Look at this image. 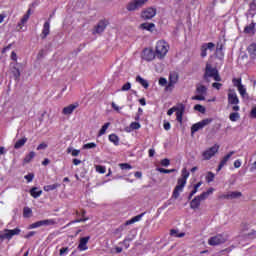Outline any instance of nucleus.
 <instances>
[{
	"mask_svg": "<svg viewBox=\"0 0 256 256\" xmlns=\"http://www.w3.org/2000/svg\"><path fill=\"white\" fill-rule=\"evenodd\" d=\"M189 171H187V168H183L181 171V177L177 180V185L175 186L172 198L173 199H179V195L183 193V189H185V186L187 185V179H189Z\"/></svg>",
	"mask_w": 256,
	"mask_h": 256,
	"instance_id": "f257e3e1",
	"label": "nucleus"
},
{
	"mask_svg": "<svg viewBox=\"0 0 256 256\" xmlns=\"http://www.w3.org/2000/svg\"><path fill=\"white\" fill-rule=\"evenodd\" d=\"M169 43L165 40H158L155 45V53H156V59H159L160 61H163L165 57H167V54L169 53Z\"/></svg>",
	"mask_w": 256,
	"mask_h": 256,
	"instance_id": "f03ea898",
	"label": "nucleus"
},
{
	"mask_svg": "<svg viewBox=\"0 0 256 256\" xmlns=\"http://www.w3.org/2000/svg\"><path fill=\"white\" fill-rule=\"evenodd\" d=\"M203 79L204 81H208L209 79H213L214 81H223L217 67H213L210 63H206Z\"/></svg>",
	"mask_w": 256,
	"mask_h": 256,
	"instance_id": "7ed1b4c3",
	"label": "nucleus"
},
{
	"mask_svg": "<svg viewBox=\"0 0 256 256\" xmlns=\"http://www.w3.org/2000/svg\"><path fill=\"white\" fill-rule=\"evenodd\" d=\"M176 112V121L178 123H183V115L185 114V105L183 103H178L167 111V115L171 117L173 113Z\"/></svg>",
	"mask_w": 256,
	"mask_h": 256,
	"instance_id": "20e7f679",
	"label": "nucleus"
},
{
	"mask_svg": "<svg viewBox=\"0 0 256 256\" xmlns=\"http://www.w3.org/2000/svg\"><path fill=\"white\" fill-rule=\"evenodd\" d=\"M239 96H237V92L234 89L228 90V107H232V111H240L241 107H239Z\"/></svg>",
	"mask_w": 256,
	"mask_h": 256,
	"instance_id": "39448f33",
	"label": "nucleus"
},
{
	"mask_svg": "<svg viewBox=\"0 0 256 256\" xmlns=\"http://www.w3.org/2000/svg\"><path fill=\"white\" fill-rule=\"evenodd\" d=\"M21 229L15 228V229H4L2 232H0V242L5 241L7 239L8 241H11L15 235H20Z\"/></svg>",
	"mask_w": 256,
	"mask_h": 256,
	"instance_id": "423d86ee",
	"label": "nucleus"
},
{
	"mask_svg": "<svg viewBox=\"0 0 256 256\" xmlns=\"http://www.w3.org/2000/svg\"><path fill=\"white\" fill-rule=\"evenodd\" d=\"M141 59L147 63H151V61L157 59V54L151 47L144 48L141 52Z\"/></svg>",
	"mask_w": 256,
	"mask_h": 256,
	"instance_id": "0eeeda50",
	"label": "nucleus"
},
{
	"mask_svg": "<svg viewBox=\"0 0 256 256\" xmlns=\"http://www.w3.org/2000/svg\"><path fill=\"white\" fill-rule=\"evenodd\" d=\"M233 86L237 88L239 95L242 97V99H245V97H248L249 94H247V88L243 85V79L241 77L239 78H233L232 79Z\"/></svg>",
	"mask_w": 256,
	"mask_h": 256,
	"instance_id": "6e6552de",
	"label": "nucleus"
},
{
	"mask_svg": "<svg viewBox=\"0 0 256 256\" xmlns=\"http://www.w3.org/2000/svg\"><path fill=\"white\" fill-rule=\"evenodd\" d=\"M217 153H219V144H214L212 147L202 152V158L204 161H209L212 157H215Z\"/></svg>",
	"mask_w": 256,
	"mask_h": 256,
	"instance_id": "1a4fd4ad",
	"label": "nucleus"
},
{
	"mask_svg": "<svg viewBox=\"0 0 256 256\" xmlns=\"http://www.w3.org/2000/svg\"><path fill=\"white\" fill-rule=\"evenodd\" d=\"M212 121L213 119L206 118L200 122L193 124L191 127V134L193 135L194 133H197V131H201V129H204L205 127H207V125H209V123H212Z\"/></svg>",
	"mask_w": 256,
	"mask_h": 256,
	"instance_id": "9d476101",
	"label": "nucleus"
},
{
	"mask_svg": "<svg viewBox=\"0 0 256 256\" xmlns=\"http://www.w3.org/2000/svg\"><path fill=\"white\" fill-rule=\"evenodd\" d=\"M226 241L227 238L223 236V234H217L216 236H213L208 240V245L215 247L217 245H223V243H226Z\"/></svg>",
	"mask_w": 256,
	"mask_h": 256,
	"instance_id": "9b49d317",
	"label": "nucleus"
},
{
	"mask_svg": "<svg viewBox=\"0 0 256 256\" xmlns=\"http://www.w3.org/2000/svg\"><path fill=\"white\" fill-rule=\"evenodd\" d=\"M178 81H179V74L177 72H170L169 81L166 86V91H173V87L177 85Z\"/></svg>",
	"mask_w": 256,
	"mask_h": 256,
	"instance_id": "f8f14e48",
	"label": "nucleus"
},
{
	"mask_svg": "<svg viewBox=\"0 0 256 256\" xmlns=\"http://www.w3.org/2000/svg\"><path fill=\"white\" fill-rule=\"evenodd\" d=\"M148 0H134L127 4L126 9L127 11H137V9H141Z\"/></svg>",
	"mask_w": 256,
	"mask_h": 256,
	"instance_id": "ddd939ff",
	"label": "nucleus"
},
{
	"mask_svg": "<svg viewBox=\"0 0 256 256\" xmlns=\"http://www.w3.org/2000/svg\"><path fill=\"white\" fill-rule=\"evenodd\" d=\"M107 25H109V21L102 19L98 22V24L94 27L93 30V35H99L101 33H103V31H105V29H107Z\"/></svg>",
	"mask_w": 256,
	"mask_h": 256,
	"instance_id": "4468645a",
	"label": "nucleus"
},
{
	"mask_svg": "<svg viewBox=\"0 0 256 256\" xmlns=\"http://www.w3.org/2000/svg\"><path fill=\"white\" fill-rule=\"evenodd\" d=\"M145 215V212L141 213L140 215L134 216L130 220H127L123 225H121L118 230L123 231L125 227L129 225H133V223H137L140 219H143V216Z\"/></svg>",
	"mask_w": 256,
	"mask_h": 256,
	"instance_id": "2eb2a0df",
	"label": "nucleus"
},
{
	"mask_svg": "<svg viewBox=\"0 0 256 256\" xmlns=\"http://www.w3.org/2000/svg\"><path fill=\"white\" fill-rule=\"evenodd\" d=\"M155 15H157V9L150 7L147 8L146 10L142 11L141 17L142 19H153V17H155Z\"/></svg>",
	"mask_w": 256,
	"mask_h": 256,
	"instance_id": "dca6fc26",
	"label": "nucleus"
},
{
	"mask_svg": "<svg viewBox=\"0 0 256 256\" xmlns=\"http://www.w3.org/2000/svg\"><path fill=\"white\" fill-rule=\"evenodd\" d=\"M233 155H235V151H230L227 155H225L222 160L220 161L218 168H217V173H219V171H221V169H223L225 167V165H227V161H229V159H231V157H233Z\"/></svg>",
	"mask_w": 256,
	"mask_h": 256,
	"instance_id": "f3484780",
	"label": "nucleus"
},
{
	"mask_svg": "<svg viewBox=\"0 0 256 256\" xmlns=\"http://www.w3.org/2000/svg\"><path fill=\"white\" fill-rule=\"evenodd\" d=\"M29 17H31V8H29L26 12V14L21 18L20 22L17 24L18 31H21L23 29V25L29 21Z\"/></svg>",
	"mask_w": 256,
	"mask_h": 256,
	"instance_id": "a211bd4d",
	"label": "nucleus"
},
{
	"mask_svg": "<svg viewBox=\"0 0 256 256\" xmlns=\"http://www.w3.org/2000/svg\"><path fill=\"white\" fill-rule=\"evenodd\" d=\"M29 17H31V8H29L26 12V14L21 18L20 22L17 24L18 31H21L23 29V25L29 21Z\"/></svg>",
	"mask_w": 256,
	"mask_h": 256,
	"instance_id": "6ab92c4d",
	"label": "nucleus"
},
{
	"mask_svg": "<svg viewBox=\"0 0 256 256\" xmlns=\"http://www.w3.org/2000/svg\"><path fill=\"white\" fill-rule=\"evenodd\" d=\"M49 33H51V22L46 21L43 25L42 33L40 35L41 39H47Z\"/></svg>",
	"mask_w": 256,
	"mask_h": 256,
	"instance_id": "aec40b11",
	"label": "nucleus"
},
{
	"mask_svg": "<svg viewBox=\"0 0 256 256\" xmlns=\"http://www.w3.org/2000/svg\"><path fill=\"white\" fill-rule=\"evenodd\" d=\"M215 48V44L213 42H209V43H204L202 46H201V57L202 58H205L207 57V50L208 49H214Z\"/></svg>",
	"mask_w": 256,
	"mask_h": 256,
	"instance_id": "412c9836",
	"label": "nucleus"
},
{
	"mask_svg": "<svg viewBox=\"0 0 256 256\" xmlns=\"http://www.w3.org/2000/svg\"><path fill=\"white\" fill-rule=\"evenodd\" d=\"M79 107V103L70 104L63 108L62 113L63 115H71L73 114V111H75Z\"/></svg>",
	"mask_w": 256,
	"mask_h": 256,
	"instance_id": "4be33fe9",
	"label": "nucleus"
},
{
	"mask_svg": "<svg viewBox=\"0 0 256 256\" xmlns=\"http://www.w3.org/2000/svg\"><path fill=\"white\" fill-rule=\"evenodd\" d=\"M89 239H91V237L89 236L80 238V242L78 245L79 251H87V249H89V247H87V243H89Z\"/></svg>",
	"mask_w": 256,
	"mask_h": 256,
	"instance_id": "5701e85b",
	"label": "nucleus"
},
{
	"mask_svg": "<svg viewBox=\"0 0 256 256\" xmlns=\"http://www.w3.org/2000/svg\"><path fill=\"white\" fill-rule=\"evenodd\" d=\"M255 21H252L248 26H245L244 33L246 35H255Z\"/></svg>",
	"mask_w": 256,
	"mask_h": 256,
	"instance_id": "b1692460",
	"label": "nucleus"
},
{
	"mask_svg": "<svg viewBox=\"0 0 256 256\" xmlns=\"http://www.w3.org/2000/svg\"><path fill=\"white\" fill-rule=\"evenodd\" d=\"M250 59H256V43H252L247 48Z\"/></svg>",
	"mask_w": 256,
	"mask_h": 256,
	"instance_id": "393cba45",
	"label": "nucleus"
},
{
	"mask_svg": "<svg viewBox=\"0 0 256 256\" xmlns=\"http://www.w3.org/2000/svg\"><path fill=\"white\" fill-rule=\"evenodd\" d=\"M30 195H31V197H33L34 199H38V197H41V195H43V190H39V188L33 187V188L30 190Z\"/></svg>",
	"mask_w": 256,
	"mask_h": 256,
	"instance_id": "a878e982",
	"label": "nucleus"
},
{
	"mask_svg": "<svg viewBox=\"0 0 256 256\" xmlns=\"http://www.w3.org/2000/svg\"><path fill=\"white\" fill-rule=\"evenodd\" d=\"M213 191H215L214 188H209L206 192H203L202 194L196 196L197 198L200 199V201H205L209 195H212Z\"/></svg>",
	"mask_w": 256,
	"mask_h": 256,
	"instance_id": "bb28decb",
	"label": "nucleus"
},
{
	"mask_svg": "<svg viewBox=\"0 0 256 256\" xmlns=\"http://www.w3.org/2000/svg\"><path fill=\"white\" fill-rule=\"evenodd\" d=\"M196 93H198V95H207V86L203 85V84H198L196 86Z\"/></svg>",
	"mask_w": 256,
	"mask_h": 256,
	"instance_id": "cd10ccee",
	"label": "nucleus"
},
{
	"mask_svg": "<svg viewBox=\"0 0 256 256\" xmlns=\"http://www.w3.org/2000/svg\"><path fill=\"white\" fill-rule=\"evenodd\" d=\"M201 206L200 199L196 196L191 202H190V208L191 209H199Z\"/></svg>",
	"mask_w": 256,
	"mask_h": 256,
	"instance_id": "c85d7f7f",
	"label": "nucleus"
},
{
	"mask_svg": "<svg viewBox=\"0 0 256 256\" xmlns=\"http://www.w3.org/2000/svg\"><path fill=\"white\" fill-rule=\"evenodd\" d=\"M141 29H144L145 31H150L153 33V29H155V24L154 23H142L141 24Z\"/></svg>",
	"mask_w": 256,
	"mask_h": 256,
	"instance_id": "c756f323",
	"label": "nucleus"
},
{
	"mask_svg": "<svg viewBox=\"0 0 256 256\" xmlns=\"http://www.w3.org/2000/svg\"><path fill=\"white\" fill-rule=\"evenodd\" d=\"M25 143H27V137H23L22 139H19L15 144H14V149H21V147L25 146Z\"/></svg>",
	"mask_w": 256,
	"mask_h": 256,
	"instance_id": "7c9ffc66",
	"label": "nucleus"
},
{
	"mask_svg": "<svg viewBox=\"0 0 256 256\" xmlns=\"http://www.w3.org/2000/svg\"><path fill=\"white\" fill-rule=\"evenodd\" d=\"M108 139L110 143H113L116 147L119 146V136H117V134H110Z\"/></svg>",
	"mask_w": 256,
	"mask_h": 256,
	"instance_id": "2f4dec72",
	"label": "nucleus"
},
{
	"mask_svg": "<svg viewBox=\"0 0 256 256\" xmlns=\"http://www.w3.org/2000/svg\"><path fill=\"white\" fill-rule=\"evenodd\" d=\"M42 227L46 226L49 227L51 225H57V221L55 219H46V220H40Z\"/></svg>",
	"mask_w": 256,
	"mask_h": 256,
	"instance_id": "473e14b6",
	"label": "nucleus"
},
{
	"mask_svg": "<svg viewBox=\"0 0 256 256\" xmlns=\"http://www.w3.org/2000/svg\"><path fill=\"white\" fill-rule=\"evenodd\" d=\"M136 82L142 85L144 89H149V82H147V80L143 79L141 76L136 77Z\"/></svg>",
	"mask_w": 256,
	"mask_h": 256,
	"instance_id": "72a5a7b5",
	"label": "nucleus"
},
{
	"mask_svg": "<svg viewBox=\"0 0 256 256\" xmlns=\"http://www.w3.org/2000/svg\"><path fill=\"white\" fill-rule=\"evenodd\" d=\"M86 213L87 212L85 210H81L82 218H78V219L72 221V223H85V221H89V218L85 217Z\"/></svg>",
	"mask_w": 256,
	"mask_h": 256,
	"instance_id": "f704fd0d",
	"label": "nucleus"
},
{
	"mask_svg": "<svg viewBox=\"0 0 256 256\" xmlns=\"http://www.w3.org/2000/svg\"><path fill=\"white\" fill-rule=\"evenodd\" d=\"M170 235L171 237H178L179 239L185 237V233L184 232L179 233V230L177 229H171Z\"/></svg>",
	"mask_w": 256,
	"mask_h": 256,
	"instance_id": "c9c22d12",
	"label": "nucleus"
},
{
	"mask_svg": "<svg viewBox=\"0 0 256 256\" xmlns=\"http://www.w3.org/2000/svg\"><path fill=\"white\" fill-rule=\"evenodd\" d=\"M59 187H61V184L56 183V184L46 185L44 186L43 189L44 191L49 192V191H55V189Z\"/></svg>",
	"mask_w": 256,
	"mask_h": 256,
	"instance_id": "e433bc0d",
	"label": "nucleus"
},
{
	"mask_svg": "<svg viewBox=\"0 0 256 256\" xmlns=\"http://www.w3.org/2000/svg\"><path fill=\"white\" fill-rule=\"evenodd\" d=\"M110 125H111V123H109V122L105 123L100 129V131L98 133V137L105 135V133H107V129H109Z\"/></svg>",
	"mask_w": 256,
	"mask_h": 256,
	"instance_id": "4c0bfd02",
	"label": "nucleus"
},
{
	"mask_svg": "<svg viewBox=\"0 0 256 256\" xmlns=\"http://www.w3.org/2000/svg\"><path fill=\"white\" fill-rule=\"evenodd\" d=\"M35 158V152L31 151L29 152V154H27L24 158V163H31V161H33V159Z\"/></svg>",
	"mask_w": 256,
	"mask_h": 256,
	"instance_id": "58836bf2",
	"label": "nucleus"
},
{
	"mask_svg": "<svg viewBox=\"0 0 256 256\" xmlns=\"http://www.w3.org/2000/svg\"><path fill=\"white\" fill-rule=\"evenodd\" d=\"M12 74H13V76H14V79H15L16 81H19V79H20V77H21V71L19 70V68L13 67V69H12Z\"/></svg>",
	"mask_w": 256,
	"mask_h": 256,
	"instance_id": "ea45409f",
	"label": "nucleus"
},
{
	"mask_svg": "<svg viewBox=\"0 0 256 256\" xmlns=\"http://www.w3.org/2000/svg\"><path fill=\"white\" fill-rule=\"evenodd\" d=\"M31 215H33V210H31V208H29V207H24L23 217H25L26 219H29V217H31Z\"/></svg>",
	"mask_w": 256,
	"mask_h": 256,
	"instance_id": "a19ab883",
	"label": "nucleus"
},
{
	"mask_svg": "<svg viewBox=\"0 0 256 256\" xmlns=\"http://www.w3.org/2000/svg\"><path fill=\"white\" fill-rule=\"evenodd\" d=\"M229 199H239V197H242V193L239 191L229 192Z\"/></svg>",
	"mask_w": 256,
	"mask_h": 256,
	"instance_id": "79ce46f5",
	"label": "nucleus"
},
{
	"mask_svg": "<svg viewBox=\"0 0 256 256\" xmlns=\"http://www.w3.org/2000/svg\"><path fill=\"white\" fill-rule=\"evenodd\" d=\"M215 181V174L213 172H208L206 175V183H213Z\"/></svg>",
	"mask_w": 256,
	"mask_h": 256,
	"instance_id": "37998d69",
	"label": "nucleus"
},
{
	"mask_svg": "<svg viewBox=\"0 0 256 256\" xmlns=\"http://www.w3.org/2000/svg\"><path fill=\"white\" fill-rule=\"evenodd\" d=\"M239 117H240V115L237 111H234V112L230 113V115H229V119L232 122L237 121L239 119Z\"/></svg>",
	"mask_w": 256,
	"mask_h": 256,
	"instance_id": "c03bdc74",
	"label": "nucleus"
},
{
	"mask_svg": "<svg viewBox=\"0 0 256 256\" xmlns=\"http://www.w3.org/2000/svg\"><path fill=\"white\" fill-rule=\"evenodd\" d=\"M97 144L95 142L86 143L83 145L82 149H95Z\"/></svg>",
	"mask_w": 256,
	"mask_h": 256,
	"instance_id": "a18cd8bd",
	"label": "nucleus"
},
{
	"mask_svg": "<svg viewBox=\"0 0 256 256\" xmlns=\"http://www.w3.org/2000/svg\"><path fill=\"white\" fill-rule=\"evenodd\" d=\"M130 129L132 131H137V129H141V124L139 122H132L130 124Z\"/></svg>",
	"mask_w": 256,
	"mask_h": 256,
	"instance_id": "49530a36",
	"label": "nucleus"
},
{
	"mask_svg": "<svg viewBox=\"0 0 256 256\" xmlns=\"http://www.w3.org/2000/svg\"><path fill=\"white\" fill-rule=\"evenodd\" d=\"M119 167L122 169V171L133 169V166H131L129 163H120Z\"/></svg>",
	"mask_w": 256,
	"mask_h": 256,
	"instance_id": "de8ad7c7",
	"label": "nucleus"
},
{
	"mask_svg": "<svg viewBox=\"0 0 256 256\" xmlns=\"http://www.w3.org/2000/svg\"><path fill=\"white\" fill-rule=\"evenodd\" d=\"M201 185H203V182H198L194 185L193 190L191 191V195H195L198 191H199V187H201Z\"/></svg>",
	"mask_w": 256,
	"mask_h": 256,
	"instance_id": "09e8293b",
	"label": "nucleus"
},
{
	"mask_svg": "<svg viewBox=\"0 0 256 256\" xmlns=\"http://www.w3.org/2000/svg\"><path fill=\"white\" fill-rule=\"evenodd\" d=\"M194 110L199 111V113H205V106H203L201 104H196L194 106Z\"/></svg>",
	"mask_w": 256,
	"mask_h": 256,
	"instance_id": "8fccbe9b",
	"label": "nucleus"
},
{
	"mask_svg": "<svg viewBox=\"0 0 256 256\" xmlns=\"http://www.w3.org/2000/svg\"><path fill=\"white\" fill-rule=\"evenodd\" d=\"M212 87H213V89L220 91L221 87H223V84L221 83V81H216V82L212 83Z\"/></svg>",
	"mask_w": 256,
	"mask_h": 256,
	"instance_id": "3c124183",
	"label": "nucleus"
},
{
	"mask_svg": "<svg viewBox=\"0 0 256 256\" xmlns=\"http://www.w3.org/2000/svg\"><path fill=\"white\" fill-rule=\"evenodd\" d=\"M157 171H159V173H165V174H169V173H175V169H165V168H158Z\"/></svg>",
	"mask_w": 256,
	"mask_h": 256,
	"instance_id": "603ef678",
	"label": "nucleus"
},
{
	"mask_svg": "<svg viewBox=\"0 0 256 256\" xmlns=\"http://www.w3.org/2000/svg\"><path fill=\"white\" fill-rule=\"evenodd\" d=\"M38 227H42L41 220L30 224L28 229H37Z\"/></svg>",
	"mask_w": 256,
	"mask_h": 256,
	"instance_id": "864d4df0",
	"label": "nucleus"
},
{
	"mask_svg": "<svg viewBox=\"0 0 256 256\" xmlns=\"http://www.w3.org/2000/svg\"><path fill=\"white\" fill-rule=\"evenodd\" d=\"M24 179H26L27 183H31L35 179V174L29 173L24 176Z\"/></svg>",
	"mask_w": 256,
	"mask_h": 256,
	"instance_id": "5fc2aeb1",
	"label": "nucleus"
},
{
	"mask_svg": "<svg viewBox=\"0 0 256 256\" xmlns=\"http://www.w3.org/2000/svg\"><path fill=\"white\" fill-rule=\"evenodd\" d=\"M192 101H205V96L203 94L192 96Z\"/></svg>",
	"mask_w": 256,
	"mask_h": 256,
	"instance_id": "6e6d98bb",
	"label": "nucleus"
},
{
	"mask_svg": "<svg viewBox=\"0 0 256 256\" xmlns=\"http://www.w3.org/2000/svg\"><path fill=\"white\" fill-rule=\"evenodd\" d=\"M96 171H97L98 173L103 174V173H106L107 168H105V166L98 165V166H96Z\"/></svg>",
	"mask_w": 256,
	"mask_h": 256,
	"instance_id": "4d7b16f0",
	"label": "nucleus"
},
{
	"mask_svg": "<svg viewBox=\"0 0 256 256\" xmlns=\"http://www.w3.org/2000/svg\"><path fill=\"white\" fill-rule=\"evenodd\" d=\"M161 165L162 167H169V165H171V161L167 158H164L161 160Z\"/></svg>",
	"mask_w": 256,
	"mask_h": 256,
	"instance_id": "13d9d810",
	"label": "nucleus"
},
{
	"mask_svg": "<svg viewBox=\"0 0 256 256\" xmlns=\"http://www.w3.org/2000/svg\"><path fill=\"white\" fill-rule=\"evenodd\" d=\"M47 147H48L47 144L45 142H42L41 144H39L37 146V151H43V150L47 149Z\"/></svg>",
	"mask_w": 256,
	"mask_h": 256,
	"instance_id": "bf43d9fd",
	"label": "nucleus"
},
{
	"mask_svg": "<svg viewBox=\"0 0 256 256\" xmlns=\"http://www.w3.org/2000/svg\"><path fill=\"white\" fill-rule=\"evenodd\" d=\"M163 128L165 129V131H170L171 123L169 121H164Z\"/></svg>",
	"mask_w": 256,
	"mask_h": 256,
	"instance_id": "052dcab7",
	"label": "nucleus"
},
{
	"mask_svg": "<svg viewBox=\"0 0 256 256\" xmlns=\"http://www.w3.org/2000/svg\"><path fill=\"white\" fill-rule=\"evenodd\" d=\"M129 89H131V84L127 82L122 86L121 91H129Z\"/></svg>",
	"mask_w": 256,
	"mask_h": 256,
	"instance_id": "680f3d73",
	"label": "nucleus"
},
{
	"mask_svg": "<svg viewBox=\"0 0 256 256\" xmlns=\"http://www.w3.org/2000/svg\"><path fill=\"white\" fill-rule=\"evenodd\" d=\"M69 253V247H63L60 249V255L63 256V255H66Z\"/></svg>",
	"mask_w": 256,
	"mask_h": 256,
	"instance_id": "e2e57ef3",
	"label": "nucleus"
},
{
	"mask_svg": "<svg viewBox=\"0 0 256 256\" xmlns=\"http://www.w3.org/2000/svg\"><path fill=\"white\" fill-rule=\"evenodd\" d=\"M159 85H161L162 87H165V85H167V79L166 78H160L159 79Z\"/></svg>",
	"mask_w": 256,
	"mask_h": 256,
	"instance_id": "0e129e2a",
	"label": "nucleus"
},
{
	"mask_svg": "<svg viewBox=\"0 0 256 256\" xmlns=\"http://www.w3.org/2000/svg\"><path fill=\"white\" fill-rule=\"evenodd\" d=\"M216 52L217 53H223V45L222 44H217L216 46Z\"/></svg>",
	"mask_w": 256,
	"mask_h": 256,
	"instance_id": "69168bd1",
	"label": "nucleus"
},
{
	"mask_svg": "<svg viewBox=\"0 0 256 256\" xmlns=\"http://www.w3.org/2000/svg\"><path fill=\"white\" fill-rule=\"evenodd\" d=\"M234 167H235V169H239V167H241V160H236L234 162Z\"/></svg>",
	"mask_w": 256,
	"mask_h": 256,
	"instance_id": "338daca9",
	"label": "nucleus"
},
{
	"mask_svg": "<svg viewBox=\"0 0 256 256\" xmlns=\"http://www.w3.org/2000/svg\"><path fill=\"white\" fill-rule=\"evenodd\" d=\"M250 115H251V117H253L254 119H256V107L252 108Z\"/></svg>",
	"mask_w": 256,
	"mask_h": 256,
	"instance_id": "774afa93",
	"label": "nucleus"
}]
</instances>
